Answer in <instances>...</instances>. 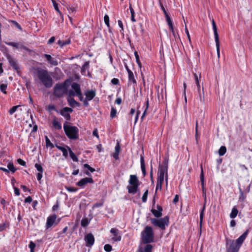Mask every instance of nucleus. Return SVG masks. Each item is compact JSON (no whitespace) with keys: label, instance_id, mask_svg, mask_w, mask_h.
Listing matches in <instances>:
<instances>
[{"label":"nucleus","instance_id":"nucleus-1","mask_svg":"<svg viewBox=\"0 0 252 252\" xmlns=\"http://www.w3.org/2000/svg\"><path fill=\"white\" fill-rule=\"evenodd\" d=\"M247 229L241 236L235 241L226 239V248L227 252H238L241 245L244 242L249 233Z\"/></svg>","mask_w":252,"mask_h":252},{"label":"nucleus","instance_id":"nucleus-2","mask_svg":"<svg viewBox=\"0 0 252 252\" xmlns=\"http://www.w3.org/2000/svg\"><path fill=\"white\" fill-rule=\"evenodd\" d=\"M168 160L165 159L162 163V164L159 165L158 172L157 183L156 188V194L158 189H161L162 185L164 181V175L165 174V182L166 184L167 185L168 182Z\"/></svg>","mask_w":252,"mask_h":252},{"label":"nucleus","instance_id":"nucleus-3","mask_svg":"<svg viewBox=\"0 0 252 252\" xmlns=\"http://www.w3.org/2000/svg\"><path fill=\"white\" fill-rule=\"evenodd\" d=\"M69 86V81L66 80L63 82L57 83L53 89V94L57 97H62L64 94H68V89Z\"/></svg>","mask_w":252,"mask_h":252},{"label":"nucleus","instance_id":"nucleus-4","mask_svg":"<svg viewBox=\"0 0 252 252\" xmlns=\"http://www.w3.org/2000/svg\"><path fill=\"white\" fill-rule=\"evenodd\" d=\"M37 76L45 87L49 88L52 86L53 79L47 70L44 69L38 70Z\"/></svg>","mask_w":252,"mask_h":252},{"label":"nucleus","instance_id":"nucleus-5","mask_svg":"<svg viewBox=\"0 0 252 252\" xmlns=\"http://www.w3.org/2000/svg\"><path fill=\"white\" fill-rule=\"evenodd\" d=\"M154 234L151 226H146L141 232V244H147L154 242Z\"/></svg>","mask_w":252,"mask_h":252},{"label":"nucleus","instance_id":"nucleus-6","mask_svg":"<svg viewBox=\"0 0 252 252\" xmlns=\"http://www.w3.org/2000/svg\"><path fill=\"white\" fill-rule=\"evenodd\" d=\"M63 129L66 136L70 139L75 140L78 138V128L75 126L63 125Z\"/></svg>","mask_w":252,"mask_h":252},{"label":"nucleus","instance_id":"nucleus-7","mask_svg":"<svg viewBox=\"0 0 252 252\" xmlns=\"http://www.w3.org/2000/svg\"><path fill=\"white\" fill-rule=\"evenodd\" d=\"M128 182L131 185L127 187L128 193L135 194L137 191V189L139 185V181L137 176L134 175H130Z\"/></svg>","mask_w":252,"mask_h":252},{"label":"nucleus","instance_id":"nucleus-8","mask_svg":"<svg viewBox=\"0 0 252 252\" xmlns=\"http://www.w3.org/2000/svg\"><path fill=\"white\" fill-rule=\"evenodd\" d=\"M150 220L153 225L159 227L162 230H164L165 229V226L167 225L169 223V218L167 216H165L159 219L151 218Z\"/></svg>","mask_w":252,"mask_h":252},{"label":"nucleus","instance_id":"nucleus-9","mask_svg":"<svg viewBox=\"0 0 252 252\" xmlns=\"http://www.w3.org/2000/svg\"><path fill=\"white\" fill-rule=\"evenodd\" d=\"M212 23L213 29L214 33L215 40L216 45L217 55H218V58H219L220 57V41H219V34L218 33L217 27L216 23L213 19L212 20Z\"/></svg>","mask_w":252,"mask_h":252},{"label":"nucleus","instance_id":"nucleus-10","mask_svg":"<svg viewBox=\"0 0 252 252\" xmlns=\"http://www.w3.org/2000/svg\"><path fill=\"white\" fill-rule=\"evenodd\" d=\"M71 90L68 91V95L70 96H74L81 92L80 86L76 82L71 84Z\"/></svg>","mask_w":252,"mask_h":252},{"label":"nucleus","instance_id":"nucleus-11","mask_svg":"<svg viewBox=\"0 0 252 252\" xmlns=\"http://www.w3.org/2000/svg\"><path fill=\"white\" fill-rule=\"evenodd\" d=\"M5 43L8 45L12 46L16 49H24L26 51H29L30 50L25 46H24L21 42H4Z\"/></svg>","mask_w":252,"mask_h":252},{"label":"nucleus","instance_id":"nucleus-12","mask_svg":"<svg viewBox=\"0 0 252 252\" xmlns=\"http://www.w3.org/2000/svg\"><path fill=\"white\" fill-rule=\"evenodd\" d=\"M84 240L86 246L88 247H92L94 242V238L92 233H88L85 236Z\"/></svg>","mask_w":252,"mask_h":252},{"label":"nucleus","instance_id":"nucleus-13","mask_svg":"<svg viewBox=\"0 0 252 252\" xmlns=\"http://www.w3.org/2000/svg\"><path fill=\"white\" fill-rule=\"evenodd\" d=\"M143 244H141L140 243V245L138 247V252H152V250L153 249V247L152 245L149 244H145V246H143L142 245Z\"/></svg>","mask_w":252,"mask_h":252},{"label":"nucleus","instance_id":"nucleus-14","mask_svg":"<svg viewBox=\"0 0 252 252\" xmlns=\"http://www.w3.org/2000/svg\"><path fill=\"white\" fill-rule=\"evenodd\" d=\"M88 183H94V180L92 178H84L81 179L77 182V185L80 187H83L86 186Z\"/></svg>","mask_w":252,"mask_h":252},{"label":"nucleus","instance_id":"nucleus-15","mask_svg":"<svg viewBox=\"0 0 252 252\" xmlns=\"http://www.w3.org/2000/svg\"><path fill=\"white\" fill-rule=\"evenodd\" d=\"M110 232L114 235L112 240L114 241H120L121 240V236L119 234V230L115 228H112L110 230Z\"/></svg>","mask_w":252,"mask_h":252},{"label":"nucleus","instance_id":"nucleus-16","mask_svg":"<svg viewBox=\"0 0 252 252\" xmlns=\"http://www.w3.org/2000/svg\"><path fill=\"white\" fill-rule=\"evenodd\" d=\"M57 219V216L56 215H53L49 216L47 219V222L46 224V228L51 227Z\"/></svg>","mask_w":252,"mask_h":252},{"label":"nucleus","instance_id":"nucleus-17","mask_svg":"<svg viewBox=\"0 0 252 252\" xmlns=\"http://www.w3.org/2000/svg\"><path fill=\"white\" fill-rule=\"evenodd\" d=\"M157 209L158 210L152 209L151 210V212L155 217L157 218H159L162 215V207L161 206L158 205Z\"/></svg>","mask_w":252,"mask_h":252},{"label":"nucleus","instance_id":"nucleus-18","mask_svg":"<svg viewBox=\"0 0 252 252\" xmlns=\"http://www.w3.org/2000/svg\"><path fill=\"white\" fill-rule=\"evenodd\" d=\"M43 56L46 59L47 61L51 64L56 66L58 64L57 61L52 58L51 55L48 54H43Z\"/></svg>","mask_w":252,"mask_h":252},{"label":"nucleus","instance_id":"nucleus-19","mask_svg":"<svg viewBox=\"0 0 252 252\" xmlns=\"http://www.w3.org/2000/svg\"><path fill=\"white\" fill-rule=\"evenodd\" d=\"M7 60L10 65L17 72H18L19 67L16 61L13 59L10 55H8L7 57Z\"/></svg>","mask_w":252,"mask_h":252},{"label":"nucleus","instance_id":"nucleus-20","mask_svg":"<svg viewBox=\"0 0 252 252\" xmlns=\"http://www.w3.org/2000/svg\"><path fill=\"white\" fill-rule=\"evenodd\" d=\"M85 95L86 96L85 98L90 101L94 97L95 92L94 90L87 91L85 92Z\"/></svg>","mask_w":252,"mask_h":252},{"label":"nucleus","instance_id":"nucleus-21","mask_svg":"<svg viewBox=\"0 0 252 252\" xmlns=\"http://www.w3.org/2000/svg\"><path fill=\"white\" fill-rule=\"evenodd\" d=\"M200 181L201 182L202 189L203 194L205 193V189L204 188V177L203 174V170L202 165H201V174L200 176Z\"/></svg>","mask_w":252,"mask_h":252},{"label":"nucleus","instance_id":"nucleus-22","mask_svg":"<svg viewBox=\"0 0 252 252\" xmlns=\"http://www.w3.org/2000/svg\"><path fill=\"white\" fill-rule=\"evenodd\" d=\"M140 163H141V170H142V173L143 174V176L145 177L146 175V171L144 158L143 156H141Z\"/></svg>","mask_w":252,"mask_h":252},{"label":"nucleus","instance_id":"nucleus-23","mask_svg":"<svg viewBox=\"0 0 252 252\" xmlns=\"http://www.w3.org/2000/svg\"><path fill=\"white\" fill-rule=\"evenodd\" d=\"M52 125L57 129L60 130L62 128L61 124L57 120L56 118L53 120Z\"/></svg>","mask_w":252,"mask_h":252},{"label":"nucleus","instance_id":"nucleus-24","mask_svg":"<svg viewBox=\"0 0 252 252\" xmlns=\"http://www.w3.org/2000/svg\"><path fill=\"white\" fill-rule=\"evenodd\" d=\"M57 43L61 48H62L65 45L69 44L70 43V39H67L65 40H59L58 41Z\"/></svg>","mask_w":252,"mask_h":252},{"label":"nucleus","instance_id":"nucleus-25","mask_svg":"<svg viewBox=\"0 0 252 252\" xmlns=\"http://www.w3.org/2000/svg\"><path fill=\"white\" fill-rule=\"evenodd\" d=\"M128 75V82L129 83H132L134 85H136V81L134 78V74L132 72H129Z\"/></svg>","mask_w":252,"mask_h":252},{"label":"nucleus","instance_id":"nucleus-26","mask_svg":"<svg viewBox=\"0 0 252 252\" xmlns=\"http://www.w3.org/2000/svg\"><path fill=\"white\" fill-rule=\"evenodd\" d=\"M56 147L60 150H61L63 152V155L65 158H67L68 156V152L66 149L64 147L59 145H56Z\"/></svg>","mask_w":252,"mask_h":252},{"label":"nucleus","instance_id":"nucleus-27","mask_svg":"<svg viewBox=\"0 0 252 252\" xmlns=\"http://www.w3.org/2000/svg\"><path fill=\"white\" fill-rule=\"evenodd\" d=\"M89 62H86L81 68V73L83 75H85L86 73V70L89 69Z\"/></svg>","mask_w":252,"mask_h":252},{"label":"nucleus","instance_id":"nucleus-28","mask_svg":"<svg viewBox=\"0 0 252 252\" xmlns=\"http://www.w3.org/2000/svg\"><path fill=\"white\" fill-rule=\"evenodd\" d=\"M66 147L68 149L69 153L70 158H72V159L74 161L77 162L78 161V159L77 157L76 156L75 154L72 151L71 149L68 146H66Z\"/></svg>","mask_w":252,"mask_h":252},{"label":"nucleus","instance_id":"nucleus-29","mask_svg":"<svg viewBox=\"0 0 252 252\" xmlns=\"http://www.w3.org/2000/svg\"><path fill=\"white\" fill-rule=\"evenodd\" d=\"M72 97V96H70L68 95L67 98V100L70 106L74 107L75 106V104L76 103V101Z\"/></svg>","mask_w":252,"mask_h":252},{"label":"nucleus","instance_id":"nucleus-30","mask_svg":"<svg viewBox=\"0 0 252 252\" xmlns=\"http://www.w3.org/2000/svg\"><path fill=\"white\" fill-rule=\"evenodd\" d=\"M57 112L59 113L61 115L64 117L67 120H70V115L67 112H65L63 111V109L60 112L57 111Z\"/></svg>","mask_w":252,"mask_h":252},{"label":"nucleus","instance_id":"nucleus-31","mask_svg":"<svg viewBox=\"0 0 252 252\" xmlns=\"http://www.w3.org/2000/svg\"><path fill=\"white\" fill-rule=\"evenodd\" d=\"M165 17L166 18V21L168 24V25L169 26V29H172L173 25L171 18L168 14L165 15Z\"/></svg>","mask_w":252,"mask_h":252},{"label":"nucleus","instance_id":"nucleus-32","mask_svg":"<svg viewBox=\"0 0 252 252\" xmlns=\"http://www.w3.org/2000/svg\"><path fill=\"white\" fill-rule=\"evenodd\" d=\"M238 211L236 207H234L231 211V212L230 214V217L231 219H234L237 215Z\"/></svg>","mask_w":252,"mask_h":252},{"label":"nucleus","instance_id":"nucleus-33","mask_svg":"<svg viewBox=\"0 0 252 252\" xmlns=\"http://www.w3.org/2000/svg\"><path fill=\"white\" fill-rule=\"evenodd\" d=\"M46 146L47 147H50L51 148H54V146L53 143L50 141V139L47 136H45Z\"/></svg>","mask_w":252,"mask_h":252},{"label":"nucleus","instance_id":"nucleus-34","mask_svg":"<svg viewBox=\"0 0 252 252\" xmlns=\"http://www.w3.org/2000/svg\"><path fill=\"white\" fill-rule=\"evenodd\" d=\"M226 152V148L225 146H221L219 150V154L220 156L224 155Z\"/></svg>","mask_w":252,"mask_h":252},{"label":"nucleus","instance_id":"nucleus-35","mask_svg":"<svg viewBox=\"0 0 252 252\" xmlns=\"http://www.w3.org/2000/svg\"><path fill=\"white\" fill-rule=\"evenodd\" d=\"M240 191V196L239 198V200L241 201H243L245 198H246V195L244 194L243 191L240 188H239Z\"/></svg>","mask_w":252,"mask_h":252},{"label":"nucleus","instance_id":"nucleus-36","mask_svg":"<svg viewBox=\"0 0 252 252\" xmlns=\"http://www.w3.org/2000/svg\"><path fill=\"white\" fill-rule=\"evenodd\" d=\"M129 9H130V13H131V20L132 22H135L136 20L134 18V11L133 8L132 7L131 4H130V3L129 4Z\"/></svg>","mask_w":252,"mask_h":252},{"label":"nucleus","instance_id":"nucleus-37","mask_svg":"<svg viewBox=\"0 0 252 252\" xmlns=\"http://www.w3.org/2000/svg\"><path fill=\"white\" fill-rule=\"evenodd\" d=\"M89 223V221L87 218H83L81 221V225L82 226L86 227Z\"/></svg>","mask_w":252,"mask_h":252},{"label":"nucleus","instance_id":"nucleus-38","mask_svg":"<svg viewBox=\"0 0 252 252\" xmlns=\"http://www.w3.org/2000/svg\"><path fill=\"white\" fill-rule=\"evenodd\" d=\"M7 85L6 84H1L0 85V90L4 94H6L7 92L6 90L7 89Z\"/></svg>","mask_w":252,"mask_h":252},{"label":"nucleus","instance_id":"nucleus-39","mask_svg":"<svg viewBox=\"0 0 252 252\" xmlns=\"http://www.w3.org/2000/svg\"><path fill=\"white\" fill-rule=\"evenodd\" d=\"M51 0L53 3V4L55 9L61 15L62 13L59 8L58 3L56 2L55 0Z\"/></svg>","mask_w":252,"mask_h":252},{"label":"nucleus","instance_id":"nucleus-40","mask_svg":"<svg viewBox=\"0 0 252 252\" xmlns=\"http://www.w3.org/2000/svg\"><path fill=\"white\" fill-rule=\"evenodd\" d=\"M8 170H10L12 173H14L16 171V169L14 167L13 163L9 162L7 165Z\"/></svg>","mask_w":252,"mask_h":252},{"label":"nucleus","instance_id":"nucleus-41","mask_svg":"<svg viewBox=\"0 0 252 252\" xmlns=\"http://www.w3.org/2000/svg\"><path fill=\"white\" fill-rule=\"evenodd\" d=\"M134 56L135 57L136 63H137L138 66L140 67H141V63L140 61L139 57V55L138 54V53L137 52H136V51L134 52Z\"/></svg>","mask_w":252,"mask_h":252},{"label":"nucleus","instance_id":"nucleus-42","mask_svg":"<svg viewBox=\"0 0 252 252\" xmlns=\"http://www.w3.org/2000/svg\"><path fill=\"white\" fill-rule=\"evenodd\" d=\"M117 114V110L113 107H111V112H110V117L111 118H114Z\"/></svg>","mask_w":252,"mask_h":252},{"label":"nucleus","instance_id":"nucleus-43","mask_svg":"<svg viewBox=\"0 0 252 252\" xmlns=\"http://www.w3.org/2000/svg\"><path fill=\"white\" fill-rule=\"evenodd\" d=\"M148 192V189H147L142 196V199L143 202H145L147 201Z\"/></svg>","mask_w":252,"mask_h":252},{"label":"nucleus","instance_id":"nucleus-44","mask_svg":"<svg viewBox=\"0 0 252 252\" xmlns=\"http://www.w3.org/2000/svg\"><path fill=\"white\" fill-rule=\"evenodd\" d=\"M205 209V206H204L203 208H202L200 213V225H201L203 221V218L204 217V211Z\"/></svg>","mask_w":252,"mask_h":252},{"label":"nucleus","instance_id":"nucleus-45","mask_svg":"<svg viewBox=\"0 0 252 252\" xmlns=\"http://www.w3.org/2000/svg\"><path fill=\"white\" fill-rule=\"evenodd\" d=\"M19 105L14 106H13L9 111V113L10 115L13 114L19 107Z\"/></svg>","mask_w":252,"mask_h":252},{"label":"nucleus","instance_id":"nucleus-46","mask_svg":"<svg viewBox=\"0 0 252 252\" xmlns=\"http://www.w3.org/2000/svg\"><path fill=\"white\" fill-rule=\"evenodd\" d=\"M35 167L36 168L37 170L39 171V172L42 173L43 171V168L40 164L38 163H36L35 164Z\"/></svg>","mask_w":252,"mask_h":252},{"label":"nucleus","instance_id":"nucleus-47","mask_svg":"<svg viewBox=\"0 0 252 252\" xmlns=\"http://www.w3.org/2000/svg\"><path fill=\"white\" fill-rule=\"evenodd\" d=\"M104 249L107 252H110L112 250V246L109 244H106L104 246Z\"/></svg>","mask_w":252,"mask_h":252},{"label":"nucleus","instance_id":"nucleus-48","mask_svg":"<svg viewBox=\"0 0 252 252\" xmlns=\"http://www.w3.org/2000/svg\"><path fill=\"white\" fill-rule=\"evenodd\" d=\"M84 167L86 168H87L88 169V170H89L90 172H94V171H95V169L92 167H91L89 164H84Z\"/></svg>","mask_w":252,"mask_h":252},{"label":"nucleus","instance_id":"nucleus-49","mask_svg":"<svg viewBox=\"0 0 252 252\" xmlns=\"http://www.w3.org/2000/svg\"><path fill=\"white\" fill-rule=\"evenodd\" d=\"M35 247V244L32 241L30 242L29 248L31 249V252H33L34 249Z\"/></svg>","mask_w":252,"mask_h":252},{"label":"nucleus","instance_id":"nucleus-50","mask_svg":"<svg viewBox=\"0 0 252 252\" xmlns=\"http://www.w3.org/2000/svg\"><path fill=\"white\" fill-rule=\"evenodd\" d=\"M185 32L187 34V35L188 36V38L189 39V41L190 43H191V39H190V35H189V32L187 29V26L186 25H185Z\"/></svg>","mask_w":252,"mask_h":252},{"label":"nucleus","instance_id":"nucleus-51","mask_svg":"<svg viewBox=\"0 0 252 252\" xmlns=\"http://www.w3.org/2000/svg\"><path fill=\"white\" fill-rule=\"evenodd\" d=\"M111 82L113 85H118L119 84V80L117 78H113L111 80Z\"/></svg>","mask_w":252,"mask_h":252},{"label":"nucleus","instance_id":"nucleus-52","mask_svg":"<svg viewBox=\"0 0 252 252\" xmlns=\"http://www.w3.org/2000/svg\"><path fill=\"white\" fill-rule=\"evenodd\" d=\"M103 204V202H97L94 204L93 208H98L101 207Z\"/></svg>","mask_w":252,"mask_h":252},{"label":"nucleus","instance_id":"nucleus-53","mask_svg":"<svg viewBox=\"0 0 252 252\" xmlns=\"http://www.w3.org/2000/svg\"><path fill=\"white\" fill-rule=\"evenodd\" d=\"M17 162L21 165H23V166H25L26 165V162L25 161H24L23 159H22L21 158H18L17 159Z\"/></svg>","mask_w":252,"mask_h":252},{"label":"nucleus","instance_id":"nucleus-54","mask_svg":"<svg viewBox=\"0 0 252 252\" xmlns=\"http://www.w3.org/2000/svg\"><path fill=\"white\" fill-rule=\"evenodd\" d=\"M66 189L69 192H75L77 190V189L72 187H67Z\"/></svg>","mask_w":252,"mask_h":252},{"label":"nucleus","instance_id":"nucleus-55","mask_svg":"<svg viewBox=\"0 0 252 252\" xmlns=\"http://www.w3.org/2000/svg\"><path fill=\"white\" fill-rule=\"evenodd\" d=\"M63 109V111L65 112H67L68 113H69V112L71 113L73 112V109L71 108L64 107Z\"/></svg>","mask_w":252,"mask_h":252},{"label":"nucleus","instance_id":"nucleus-56","mask_svg":"<svg viewBox=\"0 0 252 252\" xmlns=\"http://www.w3.org/2000/svg\"><path fill=\"white\" fill-rule=\"evenodd\" d=\"M13 188H14V193H15V195L17 196H19L20 195V190L18 189V188H17L16 187H14Z\"/></svg>","mask_w":252,"mask_h":252},{"label":"nucleus","instance_id":"nucleus-57","mask_svg":"<svg viewBox=\"0 0 252 252\" xmlns=\"http://www.w3.org/2000/svg\"><path fill=\"white\" fill-rule=\"evenodd\" d=\"M115 152L119 153H120V144L119 143H117V144H116L115 148Z\"/></svg>","mask_w":252,"mask_h":252},{"label":"nucleus","instance_id":"nucleus-58","mask_svg":"<svg viewBox=\"0 0 252 252\" xmlns=\"http://www.w3.org/2000/svg\"><path fill=\"white\" fill-rule=\"evenodd\" d=\"M32 198L31 196H28L25 199V203H31L32 201Z\"/></svg>","mask_w":252,"mask_h":252},{"label":"nucleus","instance_id":"nucleus-59","mask_svg":"<svg viewBox=\"0 0 252 252\" xmlns=\"http://www.w3.org/2000/svg\"><path fill=\"white\" fill-rule=\"evenodd\" d=\"M76 95L78 97V98L80 101H83L84 100V98H83V96L82 94V92H80V93H79L78 94H77Z\"/></svg>","mask_w":252,"mask_h":252},{"label":"nucleus","instance_id":"nucleus-60","mask_svg":"<svg viewBox=\"0 0 252 252\" xmlns=\"http://www.w3.org/2000/svg\"><path fill=\"white\" fill-rule=\"evenodd\" d=\"M160 7H161V8L162 11L164 13V15H166L168 14V13H167V11H166L165 8L164 7L163 5H162V4L161 2H160Z\"/></svg>","mask_w":252,"mask_h":252},{"label":"nucleus","instance_id":"nucleus-61","mask_svg":"<svg viewBox=\"0 0 252 252\" xmlns=\"http://www.w3.org/2000/svg\"><path fill=\"white\" fill-rule=\"evenodd\" d=\"M55 38L54 36H52L48 40V43L49 44H51L52 43H53V42H54L55 41Z\"/></svg>","mask_w":252,"mask_h":252},{"label":"nucleus","instance_id":"nucleus-62","mask_svg":"<svg viewBox=\"0 0 252 252\" xmlns=\"http://www.w3.org/2000/svg\"><path fill=\"white\" fill-rule=\"evenodd\" d=\"M48 109L49 110H54L57 111L55 106L53 105H48Z\"/></svg>","mask_w":252,"mask_h":252},{"label":"nucleus","instance_id":"nucleus-63","mask_svg":"<svg viewBox=\"0 0 252 252\" xmlns=\"http://www.w3.org/2000/svg\"><path fill=\"white\" fill-rule=\"evenodd\" d=\"M178 200H179V196H178V195L176 194L175 196V197L173 200V202L174 203H176L178 201Z\"/></svg>","mask_w":252,"mask_h":252},{"label":"nucleus","instance_id":"nucleus-64","mask_svg":"<svg viewBox=\"0 0 252 252\" xmlns=\"http://www.w3.org/2000/svg\"><path fill=\"white\" fill-rule=\"evenodd\" d=\"M104 21L105 23H108L109 22V17L108 15H107L106 14L105 15V16L104 17Z\"/></svg>","mask_w":252,"mask_h":252}]
</instances>
